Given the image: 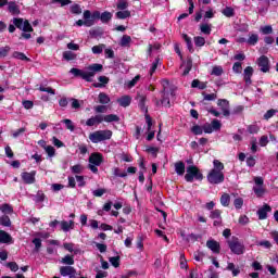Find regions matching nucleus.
Listing matches in <instances>:
<instances>
[{"label": "nucleus", "instance_id": "obj_1", "mask_svg": "<svg viewBox=\"0 0 278 278\" xmlns=\"http://www.w3.org/2000/svg\"><path fill=\"white\" fill-rule=\"evenodd\" d=\"M111 139H112V130L110 129L97 130L89 135V140L93 144H99V142H105V140H111Z\"/></svg>", "mask_w": 278, "mask_h": 278}, {"label": "nucleus", "instance_id": "obj_2", "mask_svg": "<svg viewBox=\"0 0 278 278\" xmlns=\"http://www.w3.org/2000/svg\"><path fill=\"white\" fill-rule=\"evenodd\" d=\"M203 181V173L197 167V165H189L187 167V174L185 175V180L188 184H192V181Z\"/></svg>", "mask_w": 278, "mask_h": 278}, {"label": "nucleus", "instance_id": "obj_3", "mask_svg": "<svg viewBox=\"0 0 278 278\" xmlns=\"http://www.w3.org/2000/svg\"><path fill=\"white\" fill-rule=\"evenodd\" d=\"M227 244L235 255H244V251H247L244 243L240 242L238 237H232L231 240L227 241Z\"/></svg>", "mask_w": 278, "mask_h": 278}, {"label": "nucleus", "instance_id": "obj_4", "mask_svg": "<svg viewBox=\"0 0 278 278\" xmlns=\"http://www.w3.org/2000/svg\"><path fill=\"white\" fill-rule=\"evenodd\" d=\"M99 18H101L100 11H93L92 13L90 12V10L84 11V20L86 27H92V25H94V21H99Z\"/></svg>", "mask_w": 278, "mask_h": 278}, {"label": "nucleus", "instance_id": "obj_5", "mask_svg": "<svg viewBox=\"0 0 278 278\" xmlns=\"http://www.w3.org/2000/svg\"><path fill=\"white\" fill-rule=\"evenodd\" d=\"M253 180L255 186L252 188V190L257 199H262V197L266 194V189L264 188V178L261 176H256Z\"/></svg>", "mask_w": 278, "mask_h": 278}, {"label": "nucleus", "instance_id": "obj_6", "mask_svg": "<svg viewBox=\"0 0 278 278\" xmlns=\"http://www.w3.org/2000/svg\"><path fill=\"white\" fill-rule=\"evenodd\" d=\"M206 179L208 184L212 185L223 184V181H225V174L216 169H211V172L206 176Z\"/></svg>", "mask_w": 278, "mask_h": 278}, {"label": "nucleus", "instance_id": "obj_7", "mask_svg": "<svg viewBox=\"0 0 278 278\" xmlns=\"http://www.w3.org/2000/svg\"><path fill=\"white\" fill-rule=\"evenodd\" d=\"M162 85H163V90H161V94H162L161 104L164 108H170V96L168 93V90L166 89V86H169L170 81H168V79H163Z\"/></svg>", "mask_w": 278, "mask_h": 278}, {"label": "nucleus", "instance_id": "obj_8", "mask_svg": "<svg viewBox=\"0 0 278 278\" xmlns=\"http://www.w3.org/2000/svg\"><path fill=\"white\" fill-rule=\"evenodd\" d=\"M261 73H270V60L266 55H261L256 62Z\"/></svg>", "mask_w": 278, "mask_h": 278}, {"label": "nucleus", "instance_id": "obj_9", "mask_svg": "<svg viewBox=\"0 0 278 278\" xmlns=\"http://www.w3.org/2000/svg\"><path fill=\"white\" fill-rule=\"evenodd\" d=\"M220 127H223V124H220V121L213 119L212 123H206L202 126V129L204 134H212L213 131H219Z\"/></svg>", "mask_w": 278, "mask_h": 278}, {"label": "nucleus", "instance_id": "obj_10", "mask_svg": "<svg viewBox=\"0 0 278 278\" xmlns=\"http://www.w3.org/2000/svg\"><path fill=\"white\" fill-rule=\"evenodd\" d=\"M70 73L72 75H74V77H79L80 79H84L85 81H88L89 84L92 83V78H91L89 72L79 70L77 67H73V68H71Z\"/></svg>", "mask_w": 278, "mask_h": 278}, {"label": "nucleus", "instance_id": "obj_11", "mask_svg": "<svg viewBox=\"0 0 278 278\" xmlns=\"http://www.w3.org/2000/svg\"><path fill=\"white\" fill-rule=\"evenodd\" d=\"M217 105L222 110L224 116H231V111H229V100L218 99Z\"/></svg>", "mask_w": 278, "mask_h": 278}, {"label": "nucleus", "instance_id": "obj_12", "mask_svg": "<svg viewBox=\"0 0 278 278\" xmlns=\"http://www.w3.org/2000/svg\"><path fill=\"white\" fill-rule=\"evenodd\" d=\"M21 177L26 185L36 184V170H31L30 173L24 172L21 174Z\"/></svg>", "mask_w": 278, "mask_h": 278}, {"label": "nucleus", "instance_id": "obj_13", "mask_svg": "<svg viewBox=\"0 0 278 278\" xmlns=\"http://www.w3.org/2000/svg\"><path fill=\"white\" fill-rule=\"evenodd\" d=\"M60 274L62 277L74 278L75 275H77V269H75L73 266H62L60 268Z\"/></svg>", "mask_w": 278, "mask_h": 278}, {"label": "nucleus", "instance_id": "obj_14", "mask_svg": "<svg viewBox=\"0 0 278 278\" xmlns=\"http://www.w3.org/2000/svg\"><path fill=\"white\" fill-rule=\"evenodd\" d=\"M268 212H273V207H270L268 204H264L261 208H258L256 212L258 220H266V218H268Z\"/></svg>", "mask_w": 278, "mask_h": 278}, {"label": "nucleus", "instance_id": "obj_15", "mask_svg": "<svg viewBox=\"0 0 278 278\" xmlns=\"http://www.w3.org/2000/svg\"><path fill=\"white\" fill-rule=\"evenodd\" d=\"M103 162V154L99 152H93L89 156V164H93L94 166H101Z\"/></svg>", "mask_w": 278, "mask_h": 278}, {"label": "nucleus", "instance_id": "obj_16", "mask_svg": "<svg viewBox=\"0 0 278 278\" xmlns=\"http://www.w3.org/2000/svg\"><path fill=\"white\" fill-rule=\"evenodd\" d=\"M87 71L92 79V77H94L97 73H101V71H103V65L100 63H93L87 67Z\"/></svg>", "mask_w": 278, "mask_h": 278}, {"label": "nucleus", "instance_id": "obj_17", "mask_svg": "<svg viewBox=\"0 0 278 278\" xmlns=\"http://www.w3.org/2000/svg\"><path fill=\"white\" fill-rule=\"evenodd\" d=\"M254 70L251 66H247L243 71V79L245 81V86H251L253 84V80L251 78L253 77Z\"/></svg>", "mask_w": 278, "mask_h": 278}, {"label": "nucleus", "instance_id": "obj_18", "mask_svg": "<svg viewBox=\"0 0 278 278\" xmlns=\"http://www.w3.org/2000/svg\"><path fill=\"white\" fill-rule=\"evenodd\" d=\"M206 247L207 249H210V251H212V253H215V254L220 253V243H218V241L214 239L206 241Z\"/></svg>", "mask_w": 278, "mask_h": 278}, {"label": "nucleus", "instance_id": "obj_19", "mask_svg": "<svg viewBox=\"0 0 278 278\" xmlns=\"http://www.w3.org/2000/svg\"><path fill=\"white\" fill-rule=\"evenodd\" d=\"M7 5H8V12H10L12 16H18V14H21V8L18 7V4H16L15 1H10L7 3Z\"/></svg>", "mask_w": 278, "mask_h": 278}, {"label": "nucleus", "instance_id": "obj_20", "mask_svg": "<svg viewBox=\"0 0 278 278\" xmlns=\"http://www.w3.org/2000/svg\"><path fill=\"white\" fill-rule=\"evenodd\" d=\"M12 242H14L12 235L7 232L5 230H0V243L1 244H12Z\"/></svg>", "mask_w": 278, "mask_h": 278}, {"label": "nucleus", "instance_id": "obj_21", "mask_svg": "<svg viewBox=\"0 0 278 278\" xmlns=\"http://www.w3.org/2000/svg\"><path fill=\"white\" fill-rule=\"evenodd\" d=\"M101 123H103V115H96L88 118L86 125L87 127H94V125H101Z\"/></svg>", "mask_w": 278, "mask_h": 278}, {"label": "nucleus", "instance_id": "obj_22", "mask_svg": "<svg viewBox=\"0 0 278 278\" xmlns=\"http://www.w3.org/2000/svg\"><path fill=\"white\" fill-rule=\"evenodd\" d=\"M60 225H61L62 231H65V232L71 231V229H75V222L73 219H71L70 222L62 220Z\"/></svg>", "mask_w": 278, "mask_h": 278}, {"label": "nucleus", "instance_id": "obj_23", "mask_svg": "<svg viewBox=\"0 0 278 278\" xmlns=\"http://www.w3.org/2000/svg\"><path fill=\"white\" fill-rule=\"evenodd\" d=\"M117 103L122 108H129L131 105V98L129 96H122L117 99Z\"/></svg>", "mask_w": 278, "mask_h": 278}, {"label": "nucleus", "instance_id": "obj_24", "mask_svg": "<svg viewBox=\"0 0 278 278\" xmlns=\"http://www.w3.org/2000/svg\"><path fill=\"white\" fill-rule=\"evenodd\" d=\"M181 37H182V39L185 40V42L187 45V49H188L189 53H194V47L192 45V38H190V36H188V34H182Z\"/></svg>", "mask_w": 278, "mask_h": 278}, {"label": "nucleus", "instance_id": "obj_25", "mask_svg": "<svg viewBox=\"0 0 278 278\" xmlns=\"http://www.w3.org/2000/svg\"><path fill=\"white\" fill-rule=\"evenodd\" d=\"M103 34H105V31L103 30L102 27H98L96 29L89 30L90 38H101Z\"/></svg>", "mask_w": 278, "mask_h": 278}, {"label": "nucleus", "instance_id": "obj_26", "mask_svg": "<svg viewBox=\"0 0 278 278\" xmlns=\"http://www.w3.org/2000/svg\"><path fill=\"white\" fill-rule=\"evenodd\" d=\"M12 58H14V60H21L22 62H31V59L27 58L25 53L18 51H14Z\"/></svg>", "mask_w": 278, "mask_h": 278}, {"label": "nucleus", "instance_id": "obj_27", "mask_svg": "<svg viewBox=\"0 0 278 278\" xmlns=\"http://www.w3.org/2000/svg\"><path fill=\"white\" fill-rule=\"evenodd\" d=\"M138 99H139L138 106L140 108L141 112H144L146 114H148L149 109L147 108V104H146L147 103V97L139 96Z\"/></svg>", "mask_w": 278, "mask_h": 278}, {"label": "nucleus", "instance_id": "obj_28", "mask_svg": "<svg viewBox=\"0 0 278 278\" xmlns=\"http://www.w3.org/2000/svg\"><path fill=\"white\" fill-rule=\"evenodd\" d=\"M191 88H198V90H205V88H207V83H202L199 79H193L191 83Z\"/></svg>", "mask_w": 278, "mask_h": 278}, {"label": "nucleus", "instance_id": "obj_29", "mask_svg": "<svg viewBox=\"0 0 278 278\" xmlns=\"http://www.w3.org/2000/svg\"><path fill=\"white\" fill-rule=\"evenodd\" d=\"M175 172H176V174L177 175H179V176H181V175H184V173H186V163H184V162H177L176 164H175Z\"/></svg>", "mask_w": 278, "mask_h": 278}, {"label": "nucleus", "instance_id": "obj_30", "mask_svg": "<svg viewBox=\"0 0 278 278\" xmlns=\"http://www.w3.org/2000/svg\"><path fill=\"white\" fill-rule=\"evenodd\" d=\"M185 63H186V67L182 73L184 77H186V75H190V72L192 71V56H188Z\"/></svg>", "mask_w": 278, "mask_h": 278}, {"label": "nucleus", "instance_id": "obj_31", "mask_svg": "<svg viewBox=\"0 0 278 278\" xmlns=\"http://www.w3.org/2000/svg\"><path fill=\"white\" fill-rule=\"evenodd\" d=\"M115 16L121 21H125V18H129L131 16V12L129 10L118 11L115 13Z\"/></svg>", "mask_w": 278, "mask_h": 278}, {"label": "nucleus", "instance_id": "obj_32", "mask_svg": "<svg viewBox=\"0 0 278 278\" xmlns=\"http://www.w3.org/2000/svg\"><path fill=\"white\" fill-rule=\"evenodd\" d=\"M99 99V103H101L102 105H108V103H110V96H108V93L105 92H100L98 96Z\"/></svg>", "mask_w": 278, "mask_h": 278}, {"label": "nucleus", "instance_id": "obj_33", "mask_svg": "<svg viewBox=\"0 0 278 278\" xmlns=\"http://www.w3.org/2000/svg\"><path fill=\"white\" fill-rule=\"evenodd\" d=\"M0 211L2 214H14V207L8 203L0 205Z\"/></svg>", "mask_w": 278, "mask_h": 278}, {"label": "nucleus", "instance_id": "obj_34", "mask_svg": "<svg viewBox=\"0 0 278 278\" xmlns=\"http://www.w3.org/2000/svg\"><path fill=\"white\" fill-rule=\"evenodd\" d=\"M103 121L105 123H118V121H121V117H118V115L116 114H109L103 117Z\"/></svg>", "mask_w": 278, "mask_h": 278}, {"label": "nucleus", "instance_id": "obj_35", "mask_svg": "<svg viewBox=\"0 0 278 278\" xmlns=\"http://www.w3.org/2000/svg\"><path fill=\"white\" fill-rule=\"evenodd\" d=\"M220 203L223 207H229V203H231V197L229 195V193H224L220 197Z\"/></svg>", "mask_w": 278, "mask_h": 278}, {"label": "nucleus", "instance_id": "obj_36", "mask_svg": "<svg viewBox=\"0 0 278 278\" xmlns=\"http://www.w3.org/2000/svg\"><path fill=\"white\" fill-rule=\"evenodd\" d=\"M226 270H230L232 273V277H238L240 275V268H236V264L228 263Z\"/></svg>", "mask_w": 278, "mask_h": 278}, {"label": "nucleus", "instance_id": "obj_37", "mask_svg": "<svg viewBox=\"0 0 278 278\" xmlns=\"http://www.w3.org/2000/svg\"><path fill=\"white\" fill-rule=\"evenodd\" d=\"M100 21L101 23H109L112 21V13L110 11H104L103 13H100Z\"/></svg>", "mask_w": 278, "mask_h": 278}, {"label": "nucleus", "instance_id": "obj_38", "mask_svg": "<svg viewBox=\"0 0 278 278\" xmlns=\"http://www.w3.org/2000/svg\"><path fill=\"white\" fill-rule=\"evenodd\" d=\"M45 199H47V195H45V192L39 190L36 195H34L33 201L36 203H45Z\"/></svg>", "mask_w": 278, "mask_h": 278}, {"label": "nucleus", "instance_id": "obj_39", "mask_svg": "<svg viewBox=\"0 0 278 278\" xmlns=\"http://www.w3.org/2000/svg\"><path fill=\"white\" fill-rule=\"evenodd\" d=\"M0 225L2 227H12V220L10 219V216L3 215L0 217Z\"/></svg>", "mask_w": 278, "mask_h": 278}, {"label": "nucleus", "instance_id": "obj_40", "mask_svg": "<svg viewBox=\"0 0 278 278\" xmlns=\"http://www.w3.org/2000/svg\"><path fill=\"white\" fill-rule=\"evenodd\" d=\"M222 14H224V16H227V18H231V16H236V11L231 7H226L222 11Z\"/></svg>", "mask_w": 278, "mask_h": 278}, {"label": "nucleus", "instance_id": "obj_41", "mask_svg": "<svg viewBox=\"0 0 278 278\" xmlns=\"http://www.w3.org/2000/svg\"><path fill=\"white\" fill-rule=\"evenodd\" d=\"M222 214H223V211H220V210H218V208L213 210V211H211V213H210V218H211L212 220L220 219V218H223Z\"/></svg>", "mask_w": 278, "mask_h": 278}, {"label": "nucleus", "instance_id": "obj_42", "mask_svg": "<svg viewBox=\"0 0 278 278\" xmlns=\"http://www.w3.org/2000/svg\"><path fill=\"white\" fill-rule=\"evenodd\" d=\"M103 49H105V45L104 43H100L98 46H93L91 48V51L94 55H101V53H103Z\"/></svg>", "mask_w": 278, "mask_h": 278}, {"label": "nucleus", "instance_id": "obj_43", "mask_svg": "<svg viewBox=\"0 0 278 278\" xmlns=\"http://www.w3.org/2000/svg\"><path fill=\"white\" fill-rule=\"evenodd\" d=\"M130 43H131V37L129 35H124L121 38V41H119L121 47H129Z\"/></svg>", "mask_w": 278, "mask_h": 278}, {"label": "nucleus", "instance_id": "obj_44", "mask_svg": "<svg viewBox=\"0 0 278 278\" xmlns=\"http://www.w3.org/2000/svg\"><path fill=\"white\" fill-rule=\"evenodd\" d=\"M63 58L67 62H71L73 60H77V54H75L73 51H65V52H63Z\"/></svg>", "mask_w": 278, "mask_h": 278}, {"label": "nucleus", "instance_id": "obj_45", "mask_svg": "<svg viewBox=\"0 0 278 278\" xmlns=\"http://www.w3.org/2000/svg\"><path fill=\"white\" fill-rule=\"evenodd\" d=\"M213 170H218L219 173H223V170H225V165L218 160L213 161Z\"/></svg>", "mask_w": 278, "mask_h": 278}, {"label": "nucleus", "instance_id": "obj_46", "mask_svg": "<svg viewBox=\"0 0 278 278\" xmlns=\"http://www.w3.org/2000/svg\"><path fill=\"white\" fill-rule=\"evenodd\" d=\"M191 134H192L193 136H203V126L194 125V126L191 128Z\"/></svg>", "mask_w": 278, "mask_h": 278}, {"label": "nucleus", "instance_id": "obj_47", "mask_svg": "<svg viewBox=\"0 0 278 278\" xmlns=\"http://www.w3.org/2000/svg\"><path fill=\"white\" fill-rule=\"evenodd\" d=\"M257 40H260V36H257V34H252L248 38V45L255 47L257 45Z\"/></svg>", "mask_w": 278, "mask_h": 278}, {"label": "nucleus", "instance_id": "obj_48", "mask_svg": "<svg viewBox=\"0 0 278 278\" xmlns=\"http://www.w3.org/2000/svg\"><path fill=\"white\" fill-rule=\"evenodd\" d=\"M109 262L114 268H118L121 266V256H112L109 258Z\"/></svg>", "mask_w": 278, "mask_h": 278}, {"label": "nucleus", "instance_id": "obj_49", "mask_svg": "<svg viewBox=\"0 0 278 278\" xmlns=\"http://www.w3.org/2000/svg\"><path fill=\"white\" fill-rule=\"evenodd\" d=\"M24 24H25V21L23 18H21V17H14L13 18V25L15 27H17V29L23 30Z\"/></svg>", "mask_w": 278, "mask_h": 278}, {"label": "nucleus", "instance_id": "obj_50", "mask_svg": "<svg viewBox=\"0 0 278 278\" xmlns=\"http://www.w3.org/2000/svg\"><path fill=\"white\" fill-rule=\"evenodd\" d=\"M200 30L202 34L210 36V34H212V26L210 24H202L200 26Z\"/></svg>", "mask_w": 278, "mask_h": 278}, {"label": "nucleus", "instance_id": "obj_51", "mask_svg": "<svg viewBox=\"0 0 278 278\" xmlns=\"http://www.w3.org/2000/svg\"><path fill=\"white\" fill-rule=\"evenodd\" d=\"M203 236L201 235H195V233H189L187 236V242H199Z\"/></svg>", "mask_w": 278, "mask_h": 278}, {"label": "nucleus", "instance_id": "obj_52", "mask_svg": "<svg viewBox=\"0 0 278 278\" xmlns=\"http://www.w3.org/2000/svg\"><path fill=\"white\" fill-rule=\"evenodd\" d=\"M71 170L73 175H81V173H84V167L81 166V164H76L71 167Z\"/></svg>", "mask_w": 278, "mask_h": 278}, {"label": "nucleus", "instance_id": "obj_53", "mask_svg": "<svg viewBox=\"0 0 278 278\" xmlns=\"http://www.w3.org/2000/svg\"><path fill=\"white\" fill-rule=\"evenodd\" d=\"M159 64H160V58H156L153 61V63H152V65L150 67V71H149L150 77H153V73H155V71H157Z\"/></svg>", "mask_w": 278, "mask_h": 278}, {"label": "nucleus", "instance_id": "obj_54", "mask_svg": "<svg viewBox=\"0 0 278 278\" xmlns=\"http://www.w3.org/2000/svg\"><path fill=\"white\" fill-rule=\"evenodd\" d=\"M195 47H205V37L197 36L193 38Z\"/></svg>", "mask_w": 278, "mask_h": 278}, {"label": "nucleus", "instance_id": "obj_55", "mask_svg": "<svg viewBox=\"0 0 278 278\" xmlns=\"http://www.w3.org/2000/svg\"><path fill=\"white\" fill-rule=\"evenodd\" d=\"M62 263L66 264L67 266H73V264H75V258L67 254L62 258Z\"/></svg>", "mask_w": 278, "mask_h": 278}, {"label": "nucleus", "instance_id": "obj_56", "mask_svg": "<svg viewBox=\"0 0 278 278\" xmlns=\"http://www.w3.org/2000/svg\"><path fill=\"white\" fill-rule=\"evenodd\" d=\"M33 244L35 245V251L36 253H38L40 251V249H42V239L40 238H35L33 239Z\"/></svg>", "mask_w": 278, "mask_h": 278}, {"label": "nucleus", "instance_id": "obj_57", "mask_svg": "<svg viewBox=\"0 0 278 278\" xmlns=\"http://www.w3.org/2000/svg\"><path fill=\"white\" fill-rule=\"evenodd\" d=\"M113 175L114 177H121L122 179H125V177H127V173L126 172L121 173V168L118 167L113 168Z\"/></svg>", "mask_w": 278, "mask_h": 278}, {"label": "nucleus", "instance_id": "obj_58", "mask_svg": "<svg viewBox=\"0 0 278 278\" xmlns=\"http://www.w3.org/2000/svg\"><path fill=\"white\" fill-rule=\"evenodd\" d=\"M22 31L24 33L34 31V27H31V24L29 23V21L27 20L24 21V26L22 27Z\"/></svg>", "mask_w": 278, "mask_h": 278}, {"label": "nucleus", "instance_id": "obj_59", "mask_svg": "<svg viewBox=\"0 0 278 278\" xmlns=\"http://www.w3.org/2000/svg\"><path fill=\"white\" fill-rule=\"evenodd\" d=\"M108 192V189L105 188H100V189H96L92 191L93 197H98L101 198L103 197V194H105Z\"/></svg>", "mask_w": 278, "mask_h": 278}, {"label": "nucleus", "instance_id": "obj_60", "mask_svg": "<svg viewBox=\"0 0 278 278\" xmlns=\"http://www.w3.org/2000/svg\"><path fill=\"white\" fill-rule=\"evenodd\" d=\"M62 123H64L66 129H68L70 131H75V125L73 124V121L63 119Z\"/></svg>", "mask_w": 278, "mask_h": 278}, {"label": "nucleus", "instance_id": "obj_61", "mask_svg": "<svg viewBox=\"0 0 278 278\" xmlns=\"http://www.w3.org/2000/svg\"><path fill=\"white\" fill-rule=\"evenodd\" d=\"M48 157H55V148H53V146H48L46 149H45Z\"/></svg>", "mask_w": 278, "mask_h": 278}, {"label": "nucleus", "instance_id": "obj_62", "mask_svg": "<svg viewBox=\"0 0 278 278\" xmlns=\"http://www.w3.org/2000/svg\"><path fill=\"white\" fill-rule=\"evenodd\" d=\"M10 46L1 47L0 48V58H8V54L10 53Z\"/></svg>", "mask_w": 278, "mask_h": 278}, {"label": "nucleus", "instance_id": "obj_63", "mask_svg": "<svg viewBox=\"0 0 278 278\" xmlns=\"http://www.w3.org/2000/svg\"><path fill=\"white\" fill-rule=\"evenodd\" d=\"M70 10L72 14H81V7L79 4H73Z\"/></svg>", "mask_w": 278, "mask_h": 278}, {"label": "nucleus", "instance_id": "obj_64", "mask_svg": "<svg viewBox=\"0 0 278 278\" xmlns=\"http://www.w3.org/2000/svg\"><path fill=\"white\" fill-rule=\"evenodd\" d=\"M211 75H215L216 77H220V75H223V67L214 66L213 70H212Z\"/></svg>", "mask_w": 278, "mask_h": 278}]
</instances>
